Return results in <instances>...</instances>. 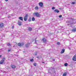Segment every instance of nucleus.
I'll return each mask as SVG.
<instances>
[{
  "instance_id": "f257e3e1",
  "label": "nucleus",
  "mask_w": 76,
  "mask_h": 76,
  "mask_svg": "<svg viewBox=\"0 0 76 76\" xmlns=\"http://www.w3.org/2000/svg\"><path fill=\"white\" fill-rule=\"evenodd\" d=\"M34 15L37 17H40V15L38 12H35L34 13Z\"/></svg>"
},
{
  "instance_id": "f03ea898",
  "label": "nucleus",
  "mask_w": 76,
  "mask_h": 76,
  "mask_svg": "<svg viewBox=\"0 0 76 76\" xmlns=\"http://www.w3.org/2000/svg\"><path fill=\"white\" fill-rule=\"evenodd\" d=\"M5 61V58H3V59H2L1 61L0 62V64H3L4 62Z\"/></svg>"
},
{
  "instance_id": "7ed1b4c3",
  "label": "nucleus",
  "mask_w": 76,
  "mask_h": 76,
  "mask_svg": "<svg viewBox=\"0 0 76 76\" xmlns=\"http://www.w3.org/2000/svg\"><path fill=\"white\" fill-rule=\"evenodd\" d=\"M28 14H26V15H25L24 18V20L25 21H26V20H27V19L28 18Z\"/></svg>"
},
{
  "instance_id": "20e7f679",
  "label": "nucleus",
  "mask_w": 76,
  "mask_h": 76,
  "mask_svg": "<svg viewBox=\"0 0 76 76\" xmlns=\"http://www.w3.org/2000/svg\"><path fill=\"white\" fill-rule=\"evenodd\" d=\"M24 44V43H19L18 44V46H20V47H21V46H22V45H23Z\"/></svg>"
},
{
  "instance_id": "39448f33",
  "label": "nucleus",
  "mask_w": 76,
  "mask_h": 76,
  "mask_svg": "<svg viewBox=\"0 0 76 76\" xmlns=\"http://www.w3.org/2000/svg\"><path fill=\"white\" fill-rule=\"evenodd\" d=\"M73 60L74 61H76V54L73 58Z\"/></svg>"
},
{
  "instance_id": "423d86ee",
  "label": "nucleus",
  "mask_w": 76,
  "mask_h": 76,
  "mask_svg": "<svg viewBox=\"0 0 76 76\" xmlns=\"http://www.w3.org/2000/svg\"><path fill=\"white\" fill-rule=\"evenodd\" d=\"M39 5L40 7H42L43 6V3L42 2H40L39 3Z\"/></svg>"
},
{
  "instance_id": "0eeeda50",
  "label": "nucleus",
  "mask_w": 76,
  "mask_h": 76,
  "mask_svg": "<svg viewBox=\"0 0 76 76\" xmlns=\"http://www.w3.org/2000/svg\"><path fill=\"white\" fill-rule=\"evenodd\" d=\"M54 11L55 12H56L57 13H59V12H60V11L58 10L57 9H56L54 10Z\"/></svg>"
},
{
  "instance_id": "6e6552de",
  "label": "nucleus",
  "mask_w": 76,
  "mask_h": 76,
  "mask_svg": "<svg viewBox=\"0 0 76 76\" xmlns=\"http://www.w3.org/2000/svg\"><path fill=\"white\" fill-rule=\"evenodd\" d=\"M11 67L12 69H15L16 67V66L14 65H11Z\"/></svg>"
},
{
  "instance_id": "1a4fd4ad",
  "label": "nucleus",
  "mask_w": 76,
  "mask_h": 76,
  "mask_svg": "<svg viewBox=\"0 0 76 76\" xmlns=\"http://www.w3.org/2000/svg\"><path fill=\"white\" fill-rule=\"evenodd\" d=\"M30 45V44H29V43H28L25 45V46L26 47H28Z\"/></svg>"
},
{
  "instance_id": "9d476101",
  "label": "nucleus",
  "mask_w": 76,
  "mask_h": 76,
  "mask_svg": "<svg viewBox=\"0 0 76 76\" xmlns=\"http://www.w3.org/2000/svg\"><path fill=\"white\" fill-rule=\"evenodd\" d=\"M72 32H75L76 31V28H73L72 30Z\"/></svg>"
},
{
  "instance_id": "9b49d317",
  "label": "nucleus",
  "mask_w": 76,
  "mask_h": 76,
  "mask_svg": "<svg viewBox=\"0 0 76 76\" xmlns=\"http://www.w3.org/2000/svg\"><path fill=\"white\" fill-rule=\"evenodd\" d=\"M64 51H65V50H64V49H63L61 52V54H63V53H64Z\"/></svg>"
},
{
  "instance_id": "f8f14e48",
  "label": "nucleus",
  "mask_w": 76,
  "mask_h": 76,
  "mask_svg": "<svg viewBox=\"0 0 76 76\" xmlns=\"http://www.w3.org/2000/svg\"><path fill=\"white\" fill-rule=\"evenodd\" d=\"M42 40L43 41V42L45 43V42H47V40L45 38H44L42 39Z\"/></svg>"
},
{
  "instance_id": "ddd939ff",
  "label": "nucleus",
  "mask_w": 76,
  "mask_h": 76,
  "mask_svg": "<svg viewBox=\"0 0 76 76\" xmlns=\"http://www.w3.org/2000/svg\"><path fill=\"white\" fill-rule=\"evenodd\" d=\"M18 24L19 25H20H20H21V24H22V23L21 22H20V21H18Z\"/></svg>"
},
{
  "instance_id": "4468645a",
  "label": "nucleus",
  "mask_w": 76,
  "mask_h": 76,
  "mask_svg": "<svg viewBox=\"0 0 76 76\" xmlns=\"http://www.w3.org/2000/svg\"><path fill=\"white\" fill-rule=\"evenodd\" d=\"M19 19L20 20H23V18H22V17H19Z\"/></svg>"
},
{
  "instance_id": "2eb2a0df",
  "label": "nucleus",
  "mask_w": 76,
  "mask_h": 76,
  "mask_svg": "<svg viewBox=\"0 0 76 76\" xmlns=\"http://www.w3.org/2000/svg\"><path fill=\"white\" fill-rule=\"evenodd\" d=\"M3 23H1L0 24V27H3Z\"/></svg>"
},
{
  "instance_id": "dca6fc26",
  "label": "nucleus",
  "mask_w": 76,
  "mask_h": 76,
  "mask_svg": "<svg viewBox=\"0 0 76 76\" xmlns=\"http://www.w3.org/2000/svg\"><path fill=\"white\" fill-rule=\"evenodd\" d=\"M35 10H38V7L37 6H36L35 8Z\"/></svg>"
},
{
  "instance_id": "f3484780",
  "label": "nucleus",
  "mask_w": 76,
  "mask_h": 76,
  "mask_svg": "<svg viewBox=\"0 0 76 76\" xmlns=\"http://www.w3.org/2000/svg\"><path fill=\"white\" fill-rule=\"evenodd\" d=\"M56 44L57 45H60V43L59 42H57Z\"/></svg>"
},
{
  "instance_id": "a211bd4d",
  "label": "nucleus",
  "mask_w": 76,
  "mask_h": 76,
  "mask_svg": "<svg viewBox=\"0 0 76 76\" xmlns=\"http://www.w3.org/2000/svg\"><path fill=\"white\" fill-rule=\"evenodd\" d=\"M31 20L33 21H34V20H35V18H34V17H33L31 19Z\"/></svg>"
},
{
  "instance_id": "6ab92c4d",
  "label": "nucleus",
  "mask_w": 76,
  "mask_h": 76,
  "mask_svg": "<svg viewBox=\"0 0 76 76\" xmlns=\"http://www.w3.org/2000/svg\"><path fill=\"white\" fill-rule=\"evenodd\" d=\"M7 45L9 47H10L11 46V45H10V44L9 43H8L7 44Z\"/></svg>"
},
{
  "instance_id": "aec40b11",
  "label": "nucleus",
  "mask_w": 76,
  "mask_h": 76,
  "mask_svg": "<svg viewBox=\"0 0 76 76\" xmlns=\"http://www.w3.org/2000/svg\"><path fill=\"white\" fill-rule=\"evenodd\" d=\"M32 28H30V27L28 28V30H29V31H32Z\"/></svg>"
},
{
  "instance_id": "412c9836",
  "label": "nucleus",
  "mask_w": 76,
  "mask_h": 76,
  "mask_svg": "<svg viewBox=\"0 0 76 76\" xmlns=\"http://www.w3.org/2000/svg\"><path fill=\"white\" fill-rule=\"evenodd\" d=\"M76 1H75V2H72V4H76Z\"/></svg>"
},
{
  "instance_id": "4be33fe9",
  "label": "nucleus",
  "mask_w": 76,
  "mask_h": 76,
  "mask_svg": "<svg viewBox=\"0 0 76 76\" xmlns=\"http://www.w3.org/2000/svg\"><path fill=\"white\" fill-rule=\"evenodd\" d=\"M68 64L67 63H65V64H64V66H67L68 65Z\"/></svg>"
},
{
  "instance_id": "5701e85b",
  "label": "nucleus",
  "mask_w": 76,
  "mask_h": 76,
  "mask_svg": "<svg viewBox=\"0 0 76 76\" xmlns=\"http://www.w3.org/2000/svg\"><path fill=\"white\" fill-rule=\"evenodd\" d=\"M34 66H37V64L36 63H34Z\"/></svg>"
},
{
  "instance_id": "b1692460",
  "label": "nucleus",
  "mask_w": 76,
  "mask_h": 76,
  "mask_svg": "<svg viewBox=\"0 0 76 76\" xmlns=\"http://www.w3.org/2000/svg\"><path fill=\"white\" fill-rule=\"evenodd\" d=\"M66 73H64L63 74V76H66Z\"/></svg>"
},
{
  "instance_id": "393cba45",
  "label": "nucleus",
  "mask_w": 76,
  "mask_h": 76,
  "mask_svg": "<svg viewBox=\"0 0 76 76\" xmlns=\"http://www.w3.org/2000/svg\"><path fill=\"white\" fill-rule=\"evenodd\" d=\"M59 18H61L62 17V15H60L58 16Z\"/></svg>"
},
{
  "instance_id": "a878e982",
  "label": "nucleus",
  "mask_w": 76,
  "mask_h": 76,
  "mask_svg": "<svg viewBox=\"0 0 76 76\" xmlns=\"http://www.w3.org/2000/svg\"><path fill=\"white\" fill-rule=\"evenodd\" d=\"M31 18H29L28 19V22H31Z\"/></svg>"
},
{
  "instance_id": "bb28decb",
  "label": "nucleus",
  "mask_w": 76,
  "mask_h": 76,
  "mask_svg": "<svg viewBox=\"0 0 76 76\" xmlns=\"http://www.w3.org/2000/svg\"><path fill=\"white\" fill-rule=\"evenodd\" d=\"M30 61H34V59H31L30 60Z\"/></svg>"
},
{
  "instance_id": "cd10ccee",
  "label": "nucleus",
  "mask_w": 76,
  "mask_h": 76,
  "mask_svg": "<svg viewBox=\"0 0 76 76\" xmlns=\"http://www.w3.org/2000/svg\"><path fill=\"white\" fill-rule=\"evenodd\" d=\"M52 10H54V9H55V7H52Z\"/></svg>"
},
{
  "instance_id": "c85d7f7f",
  "label": "nucleus",
  "mask_w": 76,
  "mask_h": 76,
  "mask_svg": "<svg viewBox=\"0 0 76 76\" xmlns=\"http://www.w3.org/2000/svg\"><path fill=\"white\" fill-rule=\"evenodd\" d=\"M14 27H15V26H12V29H13L14 28Z\"/></svg>"
},
{
  "instance_id": "c756f323",
  "label": "nucleus",
  "mask_w": 76,
  "mask_h": 76,
  "mask_svg": "<svg viewBox=\"0 0 76 76\" xmlns=\"http://www.w3.org/2000/svg\"><path fill=\"white\" fill-rule=\"evenodd\" d=\"M11 51V49H8V52H9V51Z\"/></svg>"
},
{
  "instance_id": "7c9ffc66",
  "label": "nucleus",
  "mask_w": 76,
  "mask_h": 76,
  "mask_svg": "<svg viewBox=\"0 0 76 76\" xmlns=\"http://www.w3.org/2000/svg\"><path fill=\"white\" fill-rule=\"evenodd\" d=\"M53 61H55V59H53Z\"/></svg>"
},
{
  "instance_id": "2f4dec72",
  "label": "nucleus",
  "mask_w": 76,
  "mask_h": 76,
  "mask_svg": "<svg viewBox=\"0 0 76 76\" xmlns=\"http://www.w3.org/2000/svg\"><path fill=\"white\" fill-rule=\"evenodd\" d=\"M5 1H8V0H5Z\"/></svg>"
},
{
  "instance_id": "473e14b6",
  "label": "nucleus",
  "mask_w": 76,
  "mask_h": 76,
  "mask_svg": "<svg viewBox=\"0 0 76 76\" xmlns=\"http://www.w3.org/2000/svg\"><path fill=\"white\" fill-rule=\"evenodd\" d=\"M0 57H1V55H0Z\"/></svg>"
},
{
  "instance_id": "72a5a7b5",
  "label": "nucleus",
  "mask_w": 76,
  "mask_h": 76,
  "mask_svg": "<svg viewBox=\"0 0 76 76\" xmlns=\"http://www.w3.org/2000/svg\"><path fill=\"white\" fill-rule=\"evenodd\" d=\"M10 16H8V18H10Z\"/></svg>"
},
{
  "instance_id": "f704fd0d",
  "label": "nucleus",
  "mask_w": 76,
  "mask_h": 76,
  "mask_svg": "<svg viewBox=\"0 0 76 76\" xmlns=\"http://www.w3.org/2000/svg\"><path fill=\"white\" fill-rule=\"evenodd\" d=\"M3 37H4V35L3 36Z\"/></svg>"
},
{
  "instance_id": "c9c22d12",
  "label": "nucleus",
  "mask_w": 76,
  "mask_h": 76,
  "mask_svg": "<svg viewBox=\"0 0 76 76\" xmlns=\"http://www.w3.org/2000/svg\"><path fill=\"white\" fill-rule=\"evenodd\" d=\"M43 63H44V62H43Z\"/></svg>"
},
{
  "instance_id": "e433bc0d",
  "label": "nucleus",
  "mask_w": 76,
  "mask_h": 76,
  "mask_svg": "<svg viewBox=\"0 0 76 76\" xmlns=\"http://www.w3.org/2000/svg\"><path fill=\"white\" fill-rule=\"evenodd\" d=\"M35 42H36V40H35Z\"/></svg>"
},
{
  "instance_id": "4c0bfd02",
  "label": "nucleus",
  "mask_w": 76,
  "mask_h": 76,
  "mask_svg": "<svg viewBox=\"0 0 76 76\" xmlns=\"http://www.w3.org/2000/svg\"><path fill=\"white\" fill-rule=\"evenodd\" d=\"M75 23H76V22H75Z\"/></svg>"
}]
</instances>
